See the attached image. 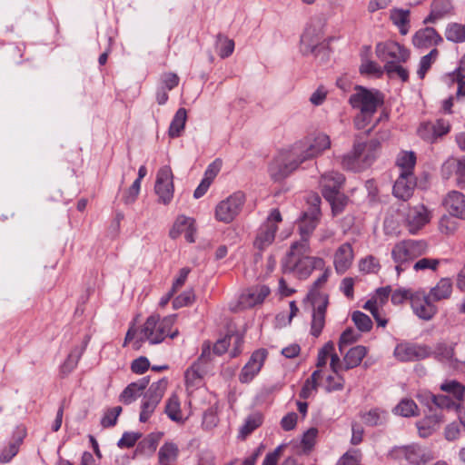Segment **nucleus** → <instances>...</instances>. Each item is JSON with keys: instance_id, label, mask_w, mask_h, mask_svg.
<instances>
[{"instance_id": "obj_13", "label": "nucleus", "mask_w": 465, "mask_h": 465, "mask_svg": "<svg viewBox=\"0 0 465 465\" xmlns=\"http://www.w3.org/2000/svg\"><path fill=\"white\" fill-rule=\"evenodd\" d=\"M173 175L169 166L162 167L157 173L154 185L155 193L159 197V202L168 204L173 196Z\"/></svg>"}, {"instance_id": "obj_14", "label": "nucleus", "mask_w": 465, "mask_h": 465, "mask_svg": "<svg viewBox=\"0 0 465 465\" xmlns=\"http://www.w3.org/2000/svg\"><path fill=\"white\" fill-rule=\"evenodd\" d=\"M432 354L431 349L427 345L401 343L394 350L395 357L401 361H421Z\"/></svg>"}, {"instance_id": "obj_22", "label": "nucleus", "mask_w": 465, "mask_h": 465, "mask_svg": "<svg viewBox=\"0 0 465 465\" xmlns=\"http://www.w3.org/2000/svg\"><path fill=\"white\" fill-rule=\"evenodd\" d=\"M416 180L413 173H401L393 186L395 197L403 201L409 200L415 189Z\"/></svg>"}, {"instance_id": "obj_7", "label": "nucleus", "mask_w": 465, "mask_h": 465, "mask_svg": "<svg viewBox=\"0 0 465 465\" xmlns=\"http://www.w3.org/2000/svg\"><path fill=\"white\" fill-rule=\"evenodd\" d=\"M167 384V380L162 379L146 391L142 401L140 421L145 422L152 416L166 391Z\"/></svg>"}, {"instance_id": "obj_15", "label": "nucleus", "mask_w": 465, "mask_h": 465, "mask_svg": "<svg viewBox=\"0 0 465 465\" xmlns=\"http://www.w3.org/2000/svg\"><path fill=\"white\" fill-rule=\"evenodd\" d=\"M302 163L295 156H291V149L280 159L274 160L270 165V175L274 181H281L298 168Z\"/></svg>"}, {"instance_id": "obj_36", "label": "nucleus", "mask_w": 465, "mask_h": 465, "mask_svg": "<svg viewBox=\"0 0 465 465\" xmlns=\"http://www.w3.org/2000/svg\"><path fill=\"white\" fill-rule=\"evenodd\" d=\"M452 292V284L450 279L443 278L440 280L435 287L430 292V297L435 301H440L450 298Z\"/></svg>"}, {"instance_id": "obj_12", "label": "nucleus", "mask_w": 465, "mask_h": 465, "mask_svg": "<svg viewBox=\"0 0 465 465\" xmlns=\"http://www.w3.org/2000/svg\"><path fill=\"white\" fill-rule=\"evenodd\" d=\"M431 213L427 206L423 203H418L409 206L405 214V224L409 232L414 234L429 223Z\"/></svg>"}, {"instance_id": "obj_61", "label": "nucleus", "mask_w": 465, "mask_h": 465, "mask_svg": "<svg viewBox=\"0 0 465 465\" xmlns=\"http://www.w3.org/2000/svg\"><path fill=\"white\" fill-rule=\"evenodd\" d=\"M326 381V390L328 391H341L345 383L344 378L340 374H335V376H328Z\"/></svg>"}, {"instance_id": "obj_28", "label": "nucleus", "mask_w": 465, "mask_h": 465, "mask_svg": "<svg viewBox=\"0 0 465 465\" xmlns=\"http://www.w3.org/2000/svg\"><path fill=\"white\" fill-rule=\"evenodd\" d=\"M430 411H433L432 414L426 416L423 420L417 422L419 434L422 438L431 435L442 422L441 413L437 412L436 410L433 411L432 408H430Z\"/></svg>"}, {"instance_id": "obj_39", "label": "nucleus", "mask_w": 465, "mask_h": 465, "mask_svg": "<svg viewBox=\"0 0 465 465\" xmlns=\"http://www.w3.org/2000/svg\"><path fill=\"white\" fill-rule=\"evenodd\" d=\"M443 167L454 169L458 185L465 187V157L461 159H450L444 163Z\"/></svg>"}, {"instance_id": "obj_27", "label": "nucleus", "mask_w": 465, "mask_h": 465, "mask_svg": "<svg viewBox=\"0 0 465 465\" xmlns=\"http://www.w3.org/2000/svg\"><path fill=\"white\" fill-rule=\"evenodd\" d=\"M412 41L415 46L422 48L436 45L442 41V38L434 28L425 27L414 35Z\"/></svg>"}, {"instance_id": "obj_62", "label": "nucleus", "mask_w": 465, "mask_h": 465, "mask_svg": "<svg viewBox=\"0 0 465 465\" xmlns=\"http://www.w3.org/2000/svg\"><path fill=\"white\" fill-rule=\"evenodd\" d=\"M414 292L406 289H398L391 293V302L394 305L402 304L405 301L410 300L411 302V296Z\"/></svg>"}, {"instance_id": "obj_35", "label": "nucleus", "mask_w": 465, "mask_h": 465, "mask_svg": "<svg viewBox=\"0 0 465 465\" xmlns=\"http://www.w3.org/2000/svg\"><path fill=\"white\" fill-rule=\"evenodd\" d=\"M187 121V111L184 108H180L175 113L173 119L170 124L168 134L170 137H179L184 129Z\"/></svg>"}, {"instance_id": "obj_60", "label": "nucleus", "mask_w": 465, "mask_h": 465, "mask_svg": "<svg viewBox=\"0 0 465 465\" xmlns=\"http://www.w3.org/2000/svg\"><path fill=\"white\" fill-rule=\"evenodd\" d=\"M219 421L216 411L210 408L203 413V426L206 430H212L217 426Z\"/></svg>"}, {"instance_id": "obj_45", "label": "nucleus", "mask_w": 465, "mask_h": 465, "mask_svg": "<svg viewBox=\"0 0 465 465\" xmlns=\"http://www.w3.org/2000/svg\"><path fill=\"white\" fill-rule=\"evenodd\" d=\"M416 163V156L412 152L403 153L397 159V164L401 168V173H413Z\"/></svg>"}, {"instance_id": "obj_52", "label": "nucleus", "mask_w": 465, "mask_h": 465, "mask_svg": "<svg viewBox=\"0 0 465 465\" xmlns=\"http://www.w3.org/2000/svg\"><path fill=\"white\" fill-rule=\"evenodd\" d=\"M331 204L334 214L340 213L347 204L348 198L343 193H334L332 198H325Z\"/></svg>"}, {"instance_id": "obj_32", "label": "nucleus", "mask_w": 465, "mask_h": 465, "mask_svg": "<svg viewBox=\"0 0 465 465\" xmlns=\"http://www.w3.org/2000/svg\"><path fill=\"white\" fill-rule=\"evenodd\" d=\"M465 55L463 56L460 66L457 68L454 72L449 74L450 80L451 83L457 84V91L455 94V98L457 100H460L465 98Z\"/></svg>"}, {"instance_id": "obj_56", "label": "nucleus", "mask_w": 465, "mask_h": 465, "mask_svg": "<svg viewBox=\"0 0 465 465\" xmlns=\"http://www.w3.org/2000/svg\"><path fill=\"white\" fill-rule=\"evenodd\" d=\"M418 134L422 139L430 143L437 139L433 123L431 122L422 123L418 129Z\"/></svg>"}, {"instance_id": "obj_26", "label": "nucleus", "mask_w": 465, "mask_h": 465, "mask_svg": "<svg viewBox=\"0 0 465 465\" xmlns=\"http://www.w3.org/2000/svg\"><path fill=\"white\" fill-rule=\"evenodd\" d=\"M195 231L196 229L193 219L185 216H179L170 231V236L175 239L182 233H184L186 241L193 242Z\"/></svg>"}, {"instance_id": "obj_53", "label": "nucleus", "mask_w": 465, "mask_h": 465, "mask_svg": "<svg viewBox=\"0 0 465 465\" xmlns=\"http://www.w3.org/2000/svg\"><path fill=\"white\" fill-rule=\"evenodd\" d=\"M433 404L440 409H447V410H458L460 407V403L454 401L450 397L446 395H437L432 397Z\"/></svg>"}, {"instance_id": "obj_20", "label": "nucleus", "mask_w": 465, "mask_h": 465, "mask_svg": "<svg viewBox=\"0 0 465 465\" xmlns=\"http://www.w3.org/2000/svg\"><path fill=\"white\" fill-rule=\"evenodd\" d=\"M354 259L353 249L351 243H342L334 252L333 265L339 274H343L351 266Z\"/></svg>"}, {"instance_id": "obj_3", "label": "nucleus", "mask_w": 465, "mask_h": 465, "mask_svg": "<svg viewBox=\"0 0 465 465\" xmlns=\"http://www.w3.org/2000/svg\"><path fill=\"white\" fill-rule=\"evenodd\" d=\"M428 245L423 241L405 240L397 242L391 250V258L395 263L398 276L405 272L411 262L426 252Z\"/></svg>"}, {"instance_id": "obj_54", "label": "nucleus", "mask_w": 465, "mask_h": 465, "mask_svg": "<svg viewBox=\"0 0 465 465\" xmlns=\"http://www.w3.org/2000/svg\"><path fill=\"white\" fill-rule=\"evenodd\" d=\"M122 411L123 409L121 406H116L112 409H109L105 412L104 416L101 420L102 426L104 428L114 426L116 424L117 418L121 414Z\"/></svg>"}, {"instance_id": "obj_42", "label": "nucleus", "mask_w": 465, "mask_h": 465, "mask_svg": "<svg viewBox=\"0 0 465 465\" xmlns=\"http://www.w3.org/2000/svg\"><path fill=\"white\" fill-rule=\"evenodd\" d=\"M322 378V371L320 370H316L312 372L311 377L306 380L304 382L301 392L300 397L302 399H308L312 391L317 389L318 386V381Z\"/></svg>"}, {"instance_id": "obj_30", "label": "nucleus", "mask_w": 465, "mask_h": 465, "mask_svg": "<svg viewBox=\"0 0 465 465\" xmlns=\"http://www.w3.org/2000/svg\"><path fill=\"white\" fill-rule=\"evenodd\" d=\"M367 352V348L362 345L351 348L343 357L344 371L359 366Z\"/></svg>"}, {"instance_id": "obj_37", "label": "nucleus", "mask_w": 465, "mask_h": 465, "mask_svg": "<svg viewBox=\"0 0 465 465\" xmlns=\"http://www.w3.org/2000/svg\"><path fill=\"white\" fill-rule=\"evenodd\" d=\"M262 423V416L260 413H253L247 417L244 424L241 427L239 431V437L244 440L250 435L254 430L259 428Z\"/></svg>"}, {"instance_id": "obj_1", "label": "nucleus", "mask_w": 465, "mask_h": 465, "mask_svg": "<svg viewBox=\"0 0 465 465\" xmlns=\"http://www.w3.org/2000/svg\"><path fill=\"white\" fill-rule=\"evenodd\" d=\"M175 320L176 315H169L163 319L158 314L149 316L140 331L134 327L129 328L125 335L124 346L133 341V347L138 350L144 341H148L152 344H157L162 342L167 336L173 339L178 334L177 330L171 332V328Z\"/></svg>"}, {"instance_id": "obj_40", "label": "nucleus", "mask_w": 465, "mask_h": 465, "mask_svg": "<svg viewBox=\"0 0 465 465\" xmlns=\"http://www.w3.org/2000/svg\"><path fill=\"white\" fill-rule=\"evenodd\" d=\"M409 14L408 10H393L391 14L392 23L400 28L401 35L408 33Z\"/></svg>"}, {"instance_id": "obj_23", "label": "nucleus", "mask_w": 465, "mask_h": 465, "mask_svg": "<svg viewBox=\"0 0 465 465\" xmlns=\"http://www.w3.org/2000/svg\"><path fill=\"white\" fill-rule=\"evenodd\" d=\"M442 203L452 216L465 219V195L462 193L455 190L449 192Z\"/></svg>"}, {"instance_id": "obj_63", "label": "nucleus", "mask_w": 465, "mask_h": 465, "mask_svg": "<svg viewBox=\"0 0 465 465\" xmlns=\"http://www.w3.org/2000/svg\"><path fill=\"white\" fill-rule=\"evenodd\" d=\"M179 76L174 73H164L161 75V83L163 89L172 90L178 85Z\"/></svg>"}, {"instance_id": "obj_5", "label": "nucleus", "mask_w": 465, "mask_h": 465, "mask_svg": "<svg viewBox=\"0 0 465 465\" xmlns=\"http://www.w3.org/2000/svg\"><path fill=\"white\" fill-rule=\"evenodd\" d=\"M301 52L304 55L313 54L322 59L328 56L329 41L324 39L322 29L320 26H308L301 37Z\"/></svg>"}, {"instance_id": "obj_29", "label": "nucleus", "mask_w": 465, "mask_h": 465, "mask_svg": "<svg viewBox=\"0 0 465 465\" xmlns=\"http://www.w3.org/2000/svg\"><path fill=\"white\" fill-rule=\"evenodd\" d=\"M164 412L169 419L177 423H183L187 420L181 409V401L176 394L171 395L166 401Z\"/></svg>"}, {"instance_id": "obj_19", "label": "nucleus", "mask_w": 465, "mask_h": 465, "mask_svg": "<svg viewBox=\"0 0 465 465\" xmlns=\"http://www.w3.org/2000/svg\"><path fill=\"white\" fill-rule=\"evenodd\" d=\"M267 351L264 349L255 351L249 361L244 365L240 374V381L243 383L249 382L261 371L266 359Z\"/></svg>"}, {"instance_id": "obj_51", "label": "nucleus", "mask_w": 465, "mask_h": 465, "mask_svg": "<svg viewBox=\"0 0 465 465\" xmlns=\"http://www.w3.org/2000/svg\"><path fill=\"white\" fill-rule=\"evenodd\" d=\"M218 38V45H219V55L222 58L228 57L231 55L234 49V42L231 39H228L227 37L219 35L217 36Z\"/></svg>"}, {"instance_id": "obj_11", "label": "nucleus", "mask_w": 465, "mask_h": 465, "mask_svg": "<svg viewBox=\"0 0 465 465\" xmlns=\"http://www.w3.org/2000/svg\"><path fill=\"white\" fill-rule=\"evenodd\" d=\"M377 57L387 63H405L410 57V52L396 42L379 43L376 45Z\"/></svg>"}, {"instance_id": "obj_18", "label": "nucleus", "mask_w": 465, "mask_h": 465, "mask_svg": "<svg viewBox=\"0 0 465 465\" xmlns=\"http://www.w3.org/2000/svg\"><path fill=\"white\" fill-rule=\"evenodd\" d=\"M313 314L311 326V332L318 337L325 324V313L329 303L328 295L319 294V301H313Z\"/></svg>"}, {"instance_id": "obj_44", "label": "nucleus", "mask_w": 465, "mask_h": 465, "mask_svg": "<svg viewBox=\"0 0 465 465\" xmlns=\"http://www.w3.org/2000/svg\"><path fill=\"white\" fill-rule=\"evenodd\" d=\"M440 390L451 393L459 402L463 400L465 387L456 381H450L442 383L440 385Z\"/></svg>"}, {"instance_id": "obj_47", "label": "nucleus", "mask_w": 465, "mask_h": 465, "mask_svg": "<svg viewBox=\"0 0 465 465\" xmlns=\"http://www.w3.org/2000/svg\"><path fill=\"white\" fill-rule=\"evenodd\" d=\"M351 319L359 331H371V329L372 327V322H371V318L368 315H366L365 313L359 312V311L354 312L352 313Z\"/></svg>"}, {"instance_id": "obj_50", "label": "nucleus", "mask_w": 465, "mask_h": 465, "mask_svg": "<svg viewBox=\"0 0 465 465\" xmlns=\"http://www.w3.org/2000/svg\"><path fill=\"white\" fill-rule=\"evenodd\" d=\"M201 380L202 373L200 364L194 363L185 371V382L187 386H195Z\"/></svg>"}, {"instance_id": "obj_59", "label": "nucleus", "mask_w": 465, "mask_h": 465, "mask_svg": "<svg viewBox=\"0 0 465 465\" xmlns=\"http://www.w3.org/2000/svg\"><path fill=\"white\" fill-rule=\"evenodd\" d=\"M432 354L440 361H451L454 355V350L445 344H439L436 350L432 351Z\"/></svg>"}, {"instance_id": "obj_43", "label": "nucleus", "mask_w": 465, "mask_h": 465, "mask_svg": "<svg viewBox=\"0 0 465 465\" xmlns=\"http://www.w3.org/2000/svg\"><path fill=\"white\" fill-rule=\"evenodd\" d=\"M81 350L78 348H74L67 356L66 360L61 366V373L63 376L69 374L77 365L79 359L81 357Z\"/></svg>"}, {"instance_id": "obj_34", "label": "nucleus", "mask_w": 465, "mask_h": 465, "mask_svg": "<svg viewBox=\"0 0 465 465\" xmlns=\"http://www.w3.org/2000/svg\"><path fill=\"white\" fill-rule=\"evenodd\" d=\"M179 455L178 446L173 442L164 443L158 451V460L161 465H170L175 462Z\"/></svg>"}, {"instance_id": "obj_46", "label": "nucleus", "mask_w": 465, "mask_h": 465, "mask_svg": "<svg viewBox=\"0 0 465 465\" xmlns=\"http://www.w3.org/2000/svg\"><path fill=\"white\" fill-rule=\"evenodd\" d=\"M399 64L400 63L389 62L384 65V71L387 73L389 77L392 78L398 76L403 82H405L409 78V73L405 68H403Z\"/></svg>"}, {"instance_id": "obj_8", "label": "nucleus", "mask_w": 465, "mask_h": 465, "mask_svg": "<svg viewBox=\"0 0 465 465\" xmlns=\"http://www.w3.org/2000/svg\"><path fill=\"white\" fill-rule=\"evenodd\" d=\"M282 222V215L278 209H273L267 220L261 225L257 231L256 237L253 241V246L259 250L263 251L270 246L274 239L275 233L278 230L277 223Z\"/></svg>"}, {"instance_id": "obj_16", "label": "nucleus", "mask_w": 465, "mask_h": 465, "mask_svg": "<svg viewBox=\"0 0 465 465\" xmlns=\"http://www.w3.org/2000/svg\"><path fill=\"white\" fill-rule=\"evenodd\" d=\"M411 308L414 313L420 319L429 321L437 312V307L432 303L430 295L422 292H416L411 296Z\"/></svg>"}, {"instance_id": "obj_10", "label": "nucleus", "mask_w": 465, "mask_h": 465, "mask_svg": "<svg viewBox=\"0 0 465 465\" xmlns=\"http://www.w3.org/2000/svg\"><path fill=\"white\" fill-rule=\"evenodd\" d=\"M244 201V194L237 192L220 202L215 209L216 219L225 223H231L239 214Z\"/></svg>"}, {"instance_id": "obj_25", "label": "nucleus", "mask_w": 465, "mask_h": 465, "mask_svg": "<svg viewBox=\"0 0 465 465\" xmlns=\"http://www.w3.org/2000/svg\"><path fill=\"white\" fill-rule=\"evenodd\" d=\"M233 341V348L230 351L232 358L237 357L242 352V346L243 343V338L240 334H229L221 340H218L213 345V352L217 355L224 353L228 347Z\"/></svg>"}, {"instance_id": "obj_57", "label": "nucleus", "mask_w": 465, "mask_h": 465, "mask_svg": "<svg viewBox=\"0 0 465 465\" xmlns=\"http://www.w3.org/2000/svg\"><path fill=\"white\" fill-rule=\"evenodd\" d=\"M439 264L440 261L438 259L422 258L413 264V270L416 272L424 271L428 269L431 271H436Z\"/></svg>"}, {"instance_id": "obj_9", "label": "nucleus", "mask_w": 465, "mask_h": 465, "mask_svg": "<svg viewBox=\"0 0 465 465\" xmlns=\"http://www.w3.org/2000/svg\"><path fill=\"white\" fill-rule=\"evenodd\" d=\"M321 203L320 197L315 194L312 196V205L303 213L298 223L301 240L309 242L310 236L315 230L321 216V210L319 204Z\"/></svg>"}, {"instance_id": "obj_4", "label": "nucleus", "mask_w": 465, "mask_h": 465, "mask_svg": "<svg viewBox=\"0 0 465 465\" xmlns=\"http://www.w3.org/2000/svg\"><path fill=\"white\" fill-rule=\"evenodd\" d=\"M331 145V141L328 135L320 134L314 138H305L303 140L294 143L291 146V156H295L303 163L306 160L313 158L324 150L328 149Z\"/></svg>"}, {"instance_id": "obj_17", "label": "nucleus", "mask_w": 465, "mask_h": 465, "mask_svg": "<svg viewBox=\"0 0 465 465\" xmlns=\"http://www.w3.org/2000/svg\"><path fill=\"white\" fill-rule=\"evenodd\" d=\"M394 451L412 465H425L434 459L430 450L418 445L399 447Z\"/></svg>"}, {"instance_id": "obj_64", "label": "nucleus", "mask_w": 465, "mask_h": 465, "mask_svg": "<svg viewBox=\"0 0 465 465\" xmlns=\"http://www.w3.org/2000/svg\"><path fill=\"white\" fill-rule=\"evenodd\" d=\"M334 351V344L332 341H328L325 345L320 350L317 358V367H322L327 362L328 356H331L332 351Z\"/></svg>"}, {"instance_id": "obj_2", "label": "nucleus", "mask_w": 465, "mask_h": 465, "mask_svg": "<svg viewBox=\"0 0 465 465\" xmlns=\"http://www.w3.org/2000/svg\"><path fill=\"white\" fill-rule=\"evenodd\" d=\"M311 252L310 242L305 241L292 242L283 261V272L293 273L299 279H306L314 269H324V260L311 256Z\"/></svg>"}, {"instance_id": "obj_58", "label": "nucleus", "mask_w": 465, "mask_h": 465, "mask_svg": "<svg viewBox=\"0 0 465 465\" xmlns=\"http://www.w3.org/2000/svg\"><path fill=\"white\" fill-rule=\"evenodd\" d=\"M194 293L193 290H187L174 298L173 306L174 309H178L188 304H191L194 301Z\"/></svg>"}, {"instance_id": "obj_49", "label": "nucleus", "mask_w": 465, "mask_h": 465, "mask_svg": "<svg viewBox=\"0 0 465 465\" xmlns=\"http://www.w3.org/2000/svg\"><path fill=\"white\" fill-rule=\"evenodd\" d=\"M439 52L437 49H432L428 54L424 55L420 63V68L418 70L419 76L422 79L424 78L427 71L431 66V64L436 60Z\"/></svg>"}, {"instance_id": "obj_6", "label": "nucleus", "mask_w": 465, "mask_h": 465, "mask_svg": "<svg viewBox=\"0 0 465 465\" xmlns=\"http://www.w3.org/2000/svg\"><path fill=\"white\" fill-rule=\"evenodd\" d=\"M355 93L350 96V104L361 113L374 114L377 108L383 104V95L373 90H369L361 85L355 87Z\"/></svg>"}, {"instance_id": "obj_38", "label": "nucleus", "mask_w": 465, "mask_h": 465, "mask_svg": "<svg viewBox=\"0 0 465 465\" xmlns=\"http://www.w3.org/2000/svg\"><path fill=\"white\" fill-rule=\"evenodd\" d=\"M394 413L402 417L417 416L419 408L414 401L405 398L394 408Z\"/></svg>"}, {"instance_id": "obj_31", "label": "nucleus", "mask_w": 465, "mask_h": 465, "mask_svg": "<svg viewBox=\"0 0 465 465\" xmlns=\"http://www.w3.org/2000/svg\"><path fill=\"white\" fill-rule=\"evenodd\" d=\"M148 384L147 380H141L137 382L129 384L120 395V401L124 404H130L138 396L141 395L142 391L146 388Z\"/></svg>"}, {"instance_id": "obj_41", "label": "nucleus", "mask_w": 465, "mask_h": 465, "mask_svg": "<svg viewBox=\"0 0 465 465\" xmlns=\"http://www.w3.org/2000/svg\"><path fill=\"white\" fill-rule=\"evenodd\" d=\"M447 40L459 43L465 41V25L457 23L450 24L445 31Z\"/></svg>"}, {"instance_id": "obj_21", "label": "nucleus", "mask_w": 465, "mask_h": 465, "mask_svg": "<svg viewBox=\"0 0 465 465\" xmlns=\"http://www.w3.org/2000/svg\"><path fill=\"white\" fill-rule=\"evenodd\" d=\"M270 294V288L265 285H257L247 289L239 299L240 305L243 308H252L262 303Z\"/></svg>"}, {"instance_id": "obj_48", "label": "nucleus", "mask_w": 465, "mask_h": 465, "mask_svg": "<svg viewBox=\"0 0 465 465\" xmlns=\"http://www.w3.org/2000/svg\"><path fill=\"white\" fill-rule=\"evenodd\" d=\"M21 443V438H18L15 441L10 442L8 446L5 447L0 453V462H9L13 459V457H15L17 454Z\"/></svg>"}, {"instance_id": "obj_33", "label": "nucleus", "mask_w": 465, "mask_h": 465, "mask_svg": "<svg viewBox=\"0 0 465 465\" xmlns=\"http://www.w3.org/2000/svg\"><path fill=\"white\" fill-rule=\"evenodd\" d=\"M450 10V4L449 0H434L431 5V10L424 24L435 23L446 15Z\"/></svg>"}, {"instance_id": "obj_55", "label": "nucleus", "mask_w": 465, "mask_h": 465, "mask_svg": "<svg viewBox=\"0 0 465 465\" xmlns=\"http://www.w3.org/2000/svg\"><path fill=\"white\" fill-rule=\"evenodd\" d=\"M361 335L356 333L351 328L346 329L341 335L339 340V350L341 352L343 347L357 341Z\"/></svg>"}, {"instance_id": "obj_24", "label": "nucleus", "mask_w": 465, "mask_h": 465, "mask_svg": "<svg viewBox=\"0 0 465 465\" xmlns=\"http://www.w3.org/2000/svg\"><path fill=\"white\" fill-rule=\"evenodd\" d=\"M345 178L341 173L336 172L324 173L320 182L323 197L332 198L334 193H340Z\"/></svg>"}]
</instances>
